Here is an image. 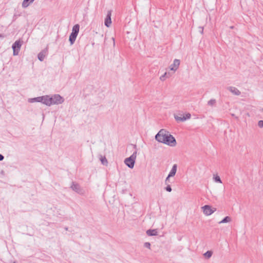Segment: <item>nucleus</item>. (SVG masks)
<instances>
[{
	"instance_id": "aec40b11",
	"label": "nucleus",
	"mask_w": 263,
	"mask_h": 263,
	"mask_svg": "<svg viewBox=\"0 0 263 263\" xmlns=\"http://www.w3.org/2000/svg\"><path fill=\"white\" fill-rule=\"evenodd\" d=\"M231 221V218L229 216H226L221 221H220L219 223H224L229 222Z\"/></svg>"
},
{
	"instance_id": "7ed1b4c3",
	"label": "nucleus",
	"mask_w": 263,
	"mask_h": 263,
	"mask_svg": "<svg viewBox=\"0 0 263 263\" xmlns=\"http://www.w3.org/2000/svg\"><path fill=\"white\" fill-rule=\"evenodd\" d=\"M51 99V105L60 104L64 102V99L58 94H55L50 96Z\"/></svg>"
},
{
	"instance_id": "f03ea898",
	"label": "nucleus",
	"mask_w": 263,
	"mask_h": 263,
	"mask_svg": "<svg viewBox=\"0 0 263 263\" xmlns=\"http://www.w3.org/2000/svg\"><path fill=\"white\" fill-rule=\"evenodd\" d=\"M137 152L135 151L133 154L124 159L125 164L130 168H133L136 162Z\"/></svg>"
},
{
	"instance_id": "6e6552de",
	"label": "nucleus",
	"mask_w": 263,
	"mask_h": 263,
	"mask_svg": "<svg viewBox=\"0 0 263 263\" xmlns=\"http://www.w3.org/2000/svg\"><path fill=\"white\" fill-rule=\"evenodd\" d=\"M71 188L72 189V190L73 191H75L77 193H79V194L82 193H81L82 190L81 189V187H80V185L78 183L72 182V184L71 185Z\"/></svg>"
},
{
	"instance_id": "a878e982",
	"label": "nucleus",
	"mask_w": 263,
	"mask_h": 263,
	"mask_svg": "<svg viewBox=\"0 0 263 263\" xmlns=\"http://www.w3.org/2000/svg\"><path fill=\"white\" fill-rule=\"evenodd\" d=\"M144 247L146 248L150 249L151 243L148 242H146L144 243Z\"/></svg>"
},
{
	"instance_id": "f257e3e1",
	"label": "nucleus",
	"mask_w": 263,
	"mask_h": 263,
	"mask_svg": "<svg viewBox=\"0 0 263 263\" xmlns=\"http://www.w3.org/2000/svg\"><path fill=\"white\" fill-rule=\"evenodd\" d=\"M155 139L159 142L163 143L170 146L176 145L175 138L164 129H161L156 135Z\"/></svg>"
},
{
	"instance_id": "a211bd4d",
	"label": "nucleus",
	"mask_w": 263,
	"mask_h": 263,
	"mask_svg": "<svg viewBox=\"0 0 263 263\" xmlns=\"http://www.w3.org/2000/svg\"><path fill=\"white\" fill-rule=\"evenodd\" d=\"M80 26L79 24H76L73 26L72 30V32L78 34L79 31Z\"/></svg>"
},
{
	"instance_id": "4468645a",
	"label": "nucleus",
	"mask_w": 263,
	"mask_h": 263,
	"mask_svg": "<svg viewBox=\"0 0 263 263\" xmlns=\"http://www.w3.org/2000/svg\"><path fill=\"white\" fill-rule=\"evenodd\" d=\"M77 35V34L74 33L73 32L71 33L69 38V40L71 45H72L74 43Z\"/></svg>"
},
{
	"instance_id": "bb28decb",
	"label": "nucleus",
	"mask_w": 263,
	"mask_h": 263,
	"mask_svg": "<svg viewBox=\"0 0 263 263\" xmlns=\"http://www.w3.org/2000/svg\"><path fill=\"white\" fill-rule=\"evenodd\" d=\"M258 126L260 128L263 127V120H260L258 121Z\"/></svg>"
},
{
	"instance_id": "412c9836",
	"label": "nucleus",
	"mask_w": 263,
	"mask_h": 263,
	"mask_svg": "<svg viewBox=\"0 0 263 263\" xmlns=\"http://www.w3.org/2000/svg\"><path fill=\"white\" fill-rule=\"evenodd\" d=\"M216 103V100H215V99H211L210 100H209V101L208 102V105H209V106H215V105Z\"/></svg>"
},
{
	"instance_id": "f3484780",
	"label": "nucleus",
	"mask_w": 263,
	"mask_h": 263,
	"mask_svg": "<svg viewBox=\"0 0 263 263\" xmlns=\"http://www.w3.org/2000/svg\"><path fill=\"white\" fill-rule=\"evenodd\" d=\"M99 159H100V161L101 162V163L103 165H105V166H106L107 165L108 161H107V160L105 156H103L102 155H100Z\"/></svg>"
},
{
	"instance_id": "4be33fe9",
	"label": "nucleus",
	"mask_w": 263,
	"mask_h": 263,
	"mask_svg": "<svg viewBox=\"0 0 263 263\" xmlns=\"http://www.w3.org/2000/svg\"><path fill=\"white\" fill-rule=\"evenodd\" d=\"M170 77L169 73L167 72H165L162 76L160 77V79L162 81H164L166 78H168Z\"/></svg>"
},
{
	"instance_id": "5701e85b",
	"label": "nucleus",
	"mask_w": 263,
	"mask_h": 263,
	"mask_svg": "<svg viewBox=\"0 0 263 263\" xmlns=\"http://www.w3.org/2000/svg\"><path fill=\"white\" fill-rule=\"evenodd\" d=\"M212 253H213L211 251H208L205 253H204L203 255L204 257L209 258L212 256Z\"/></svg>"
},
{
	"instance_id": "b1692460",
	"label": "nucleus",
	"mask_w": 263,
	"mask_h": 263,
	"mask_svg": "<svg viewBox=\"0 0 263 263\" xmlns=\"http://www.w3.org/2000/svg\"><path fill=\"white\" fill-rule=\"evenodd\" d=\"M214 179L216 182H218V183H222V181H221L220 177L218 175L214 176Z\"/></svg>"
},
{
	"instance_id": "2f4dec72",
	"label": "nucleus",
	"mask_w": 263,
	"mask_h": 263,
	"mask_svg": "<svg viewBox=\"0 0 263 263\" xmlns=\"http://www.w3.org/2000/svg\"><path fill=\"white\" fill-rule=\"evenodd\" d=\"M111 39H112V41H113V45H114V46H115V39H114V37H112V38H111Z\"/></svg>"
},
{
	"instance_id": "f8f14e48",
	"label": "nucleus",
	"mask_w": 263,
	"mask_h": 263,
	"mask_svg": "<svg viewBox=\"0 0 263 263\" xmlns=\"http://www.w3.org/2000/svg\"><path fill=\"white\" fill-rule=\"evenodd\" d=\"M177 165L175 164L173 165V167L168 174V177H172L175 175L177 171Z\"/></svg>"
},
{
	"instance_id": "473e14b6",
	"label": "nucleus",
	"mask_w": 263,
	"mask_h": 263,
	"mask_svg": "<svg viewBox=\"0 0 263 263\" xmlns=\"http://www.w3.org/2000/svg\"><path fill=\"white\" fill-rule=\"evenodd\" d=\"M233 28H234V27H233V26H231V27H230V28H231V29H233Z\"/></svg>"
},
{
	"instance_id": "cd10ccee",
	"label": "nucleus",
	"mask_w": 263,
	"mask_h": 263,
	"mask_svg": "<svg viewBox=\"0 0 263 263\" xmlns=\"http://www.w3.org/2000/svg\"><path fill=\"white\" fill-rule=\"evenodd\" d=\"M191 117V114L188 113L185 115V116H184V118H185V120H186V119H190Z\"/></svg>"
},
{
	"instance_id": "7c9ffc66",
	"label": "nucleus",
	"mask_w": 263,
	"mask_h": 263,
	"mask_svg": "<svg viewBox=\"0 0 263 263\" xmlns=\"http://www.w3.org/2000/svg\"><path fill=\"white\" fill-rule=\"evenodd\" d=\"M4 159V156L0 154V161L3 160Z\"/></svg>"
},
{
	"instance_id": "393cba45",
	"label": "nucleus",
	"mask_w": 263,
	"mask_h": 263,
	"mask_svg": "<svg viewBox=\"0 0 263 263\" xmlns=\"http://www.w3.org/2000/svg\"><path fill=\"white\" fill-rule=\"evenodd\" d=\"M165 190L168 192H171L172 190V187L170 184H167V186L165 187Z\"/></svg>"
},
{
	"instance_id": "72a5a7b5",
	"label": "nucleus",
	"mask_w": 263,
	"mask_h": 263,
	"mask_svg": "<svg viewBox=\"0 0 263 263\" xmlns=\"http://www.w3.org/2000/svg\"><path fill=\"white\" fill-rule=\"evenodd\" d=\"M65 229L66 230H68V228H67V227H66V228H65Z\"/></svg>"
},
{
	"instance_id": "20e7f679",
	"label": "nucleus",
	"mask_w": 263,
	"mask_h": 263,
	"mask_svg": "<svg viewBox=\"0 0 263 263\" xmlns=\"http://www.w3.org/2000/svg\"><path fill=\"white\" fill-rule=\"evenodd\" d=\"M23 41L18 40L16 41L12 45L13 54L14 55H17L19 53Z\"/></svg>"
},
{
	"instance_id": "423d86ee",
	"label": "nucleus",
	"mask_w": 263,
	"mask_h": 263,
	"mask_svg": "<svg viewBox=\"0 0 263 263\" xmlns=\"http://www.w3.org/2000/svg\"><path fill=\"white\" fill-rule=\"evenodd\" d=\"M41 98H42L41 103L48 106L51 105V99H50V96L46 95L41 96Z\"/></svg>"
},
{
	"instance_id": "6ab92c4d",
	"label": "nucleus",
	"mask_w": 263,
	"mask_h": 263,
	"mask_svg": "<svg viewBox=\"0 0 263 263\" xmlns=\"http://www.w3.org/2000/svg\"><path fill=\"white\" fill-rule=\"evenodd\" d=\"M174 117H175V120L177 122H181V121L183 122V121H185V118H184V116H181L180 117V116H178L177 115H175Z\"/></svg>"
},
{
	"instance_id": "dca6fc26",
	"label": "nucleus",
	"mask_w": 263,
	"mask_h": 263,
	"mask_svg": "<svg viewBox=\"0 0 263 263\" xmlns=\"http://www.w3.org/2000/svg\"><path fill=\"white\" fill-rule=\"evenodd\" d=\"M42 98L41 97H38L33 98L29 99L28 102L29 103H34V102H41Z\"/></svg>"
},
{
	"instance_id": "c756f323",
	"label": "nucleus",
	"mask_w": 263,
	"mask_h": 263,
	"mask_svg": "<svg viewBox=\"0 0 263 263\" xmlns=\"http://www.w3.org/2000/svg\"><path fill=\"white\" fill-rule=\"evenodd\" d=\"M199 32H200L201 34H203V27H199Z\"/></svg>"
},
{
	"instance_id": "9b49d317",
	"label": "nucleus",
	"mask_w": 263,
	"mask_h": 263,
	"mask_svg": "<svg viewBox=\"0 0 263 263\" xmlns=\"http://www.w3.org/2000/svg\"><path fill=\"white\" fill-rule=\"evenodd\" d=\"M227 89L231 91L232 93L236 96H239L241 93L240 91L235 87L229 86L227 88Z\"/></svg>"
},
{
	"instance_id": "0eeeda50",
	"label": "nucleus",
	"mask_w": 263,
	"mask_h": 263,
	"mask_svg": "<svg viewBox=\"0 0 263 263\" xmlns=\"http://www.w3.org/2000/svg\"><path fill=\"white\" fill-rule=\"evenodd\" d=\"M111 11H108L107 13L106 17L105 19L104 24L107 27H109L110 26L111 24Z\"/></svg>"
},
{
	"instance_id": "ddd939ff",
	"label": "nucleus",
	"mask_w": 263,
	"mask_h": 263,
	"mask_svg": "<svg viewBox=\"0 0 263 263\" xmlns=\"http://www.w3.org/2000/svg\"><path fill=\"white\" fill-rule=\"evenodd\" d=\"M146 234L149 236H156L158 235V232L156 229H149L146 232Z\"/></svg>"
},
{
	"instance_id": "1a4fd4ad",
	"label": "nucleus",
	"mask_w": 263,
	"mask_h": 263,
	"mask_svg": "<svg viewBox=\"0 0 263 263\" xmlns=\"http://www.w3.org/2000/svg\"><path fill=\"white\" fill-rule=\"evenodd\" d=\"M180 65V60L175 59L174 61L173 64L170 66V69L171 70L176 71Z\"/></svg>"
},
{
	"instance_id": "2eb2a0df",
	"label": "nucleus",
	"mask_w": 263,
	"mask_h": 263,
	"mask_svg": "<svg viewBox=\"0 0 263 263\" xmlns=\"http://www.w3.org/2000/svg\"><path fill=\"white\" fill-rule=\"evenodd\" d=\"M34 0H24L22 3V7L23 8H26L28 7L30 4L32 3Z\"/></svg>"
},
{
	"instance_id": "9d476101",
	"label": "nucleus",
	"mask_w": 263,
	"mask_h": 263,
	"mask_svg": "<svg viewBox=\"0 0 263 263\" xmlns=\"http://www.w3.org/2000/svg\"><path fill=\"white\" fill-rule=\"evenodd\" d=\"M47 54V49H44L42 50L37 55L38 59L40 61H43L45 57Z\"/></svg>"
},
{
	"instance_id": "f704fd0d",
	"label": "nucleus",
	"mask_w": 263,
	"mask_h": 263,
	"mask_svg": "<svg viewBox=\"0 0 263 263\" xmlns=\"http://www.w3.org/2000/svg\"><path fill=\"white\" fill-rule=\"evenodd\" d=\"M134 148H136V145H134Z\"/></svg>"
},
{
	"instance_id": "c85d7f7f",
	"label": "nucleus",
	"mask_w": 263,
	"mask_h": 263,
	"mask_svg": "<svg viewBox=\"0 0 263 263\" xmlns=\"http://www.w3.org/2000/svg\"><path fill=\"white\" fill-rule=\"evenodd\" d=\"M170 177H168V175L167 176V177L165 179V183L166 184H168V182H170Z\"/></svg>"
},
{
	"instance_id": "39448f33",
	"label": "nucleus",
	"mask_w": 263,
	"mask_h": 263,
	"mask_svg": "<svg viewBox=\"0 0 263 263\" xmlns=\"http://www.w3.org/2000/svg\"><path fill=\"white\" fill-rule=\"evenodd\" d=\"M203 213L206 215L209 216L212 214L216 210L215 209H212L209 205H205L202 207Z\"/></svg>"
}]
</instances>
